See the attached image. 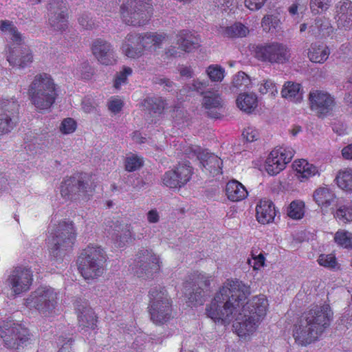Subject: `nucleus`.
I'll use <instances>...</instances> for the list:
<instances>
[{
	"mask_svg": "<svg viewBox=\"0 0 352 352\" xmlns=\"http://www.w3.org/2000/svg\"><path fill=\"white\" fill-rule=\"evenodd\" d=\"M250 286L239 279H228L220 287L206 311L208 317L214 322L229 324L241 309H245L247 313L254 315L261 320L266 315L268 302L264 295L255 296L245 303L250 295Z\"/></svg>",
	"mask_w": 352,
	"mask_h": 352,
	"instance_id": "nucleus-1",
	"label": "nucleus"
},
{
	"mask_svg": "<svg viewBox=\"0 0 352 352\" xmlns=\"http://www.w3.org/2000/svg\"><path fill=\"white\" fill-rule=\"evenodd\" d=\"M333 312L329 305H316L301 317L294 330V337L300 345L316 341L330 325Z\"/></svg>",
	"mask_w": 352,
	"mask_h": 352,
	"instance_id": "nucleus-2",
	"label": "nucleus"
},
{
	"mask_svg": "<svg viewBox=\"0 0 352 352\" xmlns=\"http://www.w3.org/2000/svg\"><path fill=\"white\" fill-rule=\"evenodd\" d=\"M28 94L36 109L47 110L56 100V85L49 74H37L29 86Z\"/></svg>",
	"mask_w": 352,
	"mask_h": 352,
	"instance_id": "nucleus-3",
	"label": "nucleus"
},
{
	"mask_svg": "<svg viewBox=\"0 0 352 352\" xmlns=\"http://www.w3.org/2000/svg\"><path fill=\"white\" fill-rule=\"evenodd\" d=\"M76 232L69 221H61L50 228L47 239L50 255L59 257L62 253L74 244Z\"/></svg>",
	"mask_w": 352,
	"mask_h": 352,
	"instance_id": "nucleus-4",
	"label": "nucleus"
},
{
	"mask_svg": "<svg viewBox=\"0 0 352 352\" xmlns=\"http://www.w3.org/2000/svg\"><path fill=\"white\" fill-rule=\"evenodd\" d=\"M148 311L151 320L156 324H163L172 318V300L167 291L160 286L151 288L148 293Z\"/></svg>",
	"mask_w": 352,
	"mask_h": 352,
	"instance_id": "nucleus-5",
	"label": "nucleus"
},
{
	"mask_svg": "<svg viewBox=\"0 0 352 352\" xmlns=\"http://www.w3.org/2000/svg\"><path fill=\"white\" fill-rule=\"evenodd\" d=\"M250 50L256 59L266 63L284 64L291 57L288 46L277 41L253 45Z\"/></svg>",
	"mask_w": 352,
	"mask_h": 352,
	"instance_id": "nucleus-6",
	"label": "nucleus"
},
{
	"mask_svg": "<svg viewBox=\"0 0 352 352\" xmlns=\"http://www.w3.org/2000/svg\"><path fill=\"white\" fill-rule=\"evenodd\" d=\"M33 281V272L30 268L17 266L8 275L3 283V292L9 298L16 297L28 292Z\"/></svg>",
	"mask_w": 352,
	"mask_h": 352,
	"instance_id": "nucleus-7",
	"label": "nucleus"
},
{
	"mask_svg": "<svg viewBox=\"0 0 352 352\" xmlns=\"http://www.w3.org/2000/svg\"><path fill=\"white\" fill-rule=\"evenodd\" d=\"M57 294L50 287H40L25 299L27 307H34L45 316H49L55 309Z\"/></svg>",
	"mask_w": 352,
	"mask_h": 352,
	"instance_id": "nucleus-8",
	"label": "nucleus"
},
{
	"mask_svg": "<svg viewBox=\"0 0 352 352\" xmlns=\"http://www.w3.org/2000/svg\"><path fill=\"white\" fill-rule=\"evenodd\" d=\"M0 336L7 347L18 349L28 340V331L12 320L3 321L0 324Z\"/></svg>",
	"mask_w": 352,
	"mask_h": 352,
	"instance_id": "nucleus-9",
	"label": "nucleus"
},
{
	"mask_svg": "<svg viewBox=\"0 0 352 352\" xmlns=\"http://www.w3.org/2000/svg\"><path fill=\"white\" fill-rule=\"evenodd\" d=\"M86 181L85 173H76L64 178L59 187L61 197L65 201L78 199L86 193Z\"/></svg>",
	"mask_w": 352,
	"mask_h": 352,
	"instance_id": "nucleus-10",
	"label": "nucleus"
},
{
	"mask_svg": "<svg viewBox=\"0 0 352 352\" xmlns=\"http://www.w3.org/2000/svg\"><path fill=\"white\" fill-rule=\"evenodd\" d=\"M135 262V272L139 277L151 278L160 270V258L152 250H140L136 254Z\"/></svg>",
	"mask_w": 352,
	"mask_h": 352,
	"instance_id": "nucleus-11",
	"label": "nucleus"
},
{
	"mask_svg": "<svg viewBox=\"0 0 352 352\" xmlns=\"http://www.w3.org/2000/svg\"><path fill=\"white\" fill-rule=\"evenodd\" d=\"M310 109L319 118L329 115L336 106L335 97L324 90L312 89L309 94Z\"/></svg>",
	"mask_w": 352,
	"mask_h": 352,
	"instance_id": "nucleus-12",
	"label": "nucleus"
},
{
	"mask_svg": "<svg viewBox=\"0 0 352 352\" xmlns=\"http://www.w3.org/2000/svg\"><path fill=\"white\" fill-rule=\"evenodd\" d=\"M19 104L14 98L0 99V135L10 133L18 122Z\"/></svg>",
	"mask_w": 352,
	"mask_h": 352,
	"instance_id": "nucleus-13",
	"label": "nucleus"
},
{
	"mask_svg": "<svg viewBox=\"0 0 352 352\" xmlns=\"http://www.w3.org/2000/svg\"><path fill=\"white\" fill-rule=\"evenodd\" d=\"M189 158L197 157L202 165L204 170L212 176L222 173L223 162L218 156L201 149L199 146L189 147L185 151Z\"/></svg>",
	"mask_w": 352,
	"mask_h": 352,
	"instance_id": "nucleus-14",
	"label": "nucleus"
},
{
	"mask_svg": "<svg viewBox=\"0 0 352 352\" xmlns=\"http://www.w3.org/2000/svg\"><path fill=\"white\" fill-rule=\"evenodd\" d=\"M211 277L201 272H195L193 276L194 283L191 289V283H186L184 285V293L188 296L189 301L195 305L203 302V298L210 290Z\"/></svg>",
	"mask_w": 352,
	"mask_h": 352,
	"instance_id": "nucleus-15",
	"label": "nucleus"
},
{
	"mask_svg": "<svg viewBox=\"0 0 352 352\" xmlns=\"http://www.w3.org/2000/svg\"><path fill=\"white\" fill-rule=\"evenodd\" d=\"M192 175V168L190 163L179 164L174 169L166 171L162 180L170 188H180L188 182Z\"/></svg>",
	"mask_w": 352,
	"mask_h": 352,
	"instance_id": "nucleus-16",
	"label": "nucleus"
},
{
	"mask_svg": "<svg viewBox=\"0 0 352 352\" xmlns=\"http://www.w3.org/2000/svg\"><path fill=\"white\" fill-rule=\"evenodd\" d=\"M294 151L292 148L274 149L265 161V170L270 175L279 173L285 168L294 157Z\"/></svg>",
	"mask_w": 352,
	"mask_h": 352,
	"instance_id": "nucleus-17",
	"label": "nucleus"
},
{
	"mask_svg": "<svg viewBox=\"0 0 352 352\" xmlns=\"http://www.w3.org/2000/svg\"><path fill=\"white\" fill-rule=\"evenodd\" d=\"M49 25L53 31H63L67 28V12L63 0H52L49 3Z\"/></svg>",
	"mask_w": 352,
	"mask_h": 352,
	"instance_id": "nucleus-18",
	"label": "nucleus"
},
{
	"mask_svg": "<svg viewBox=\"0 0 352 352\" xmlns=\"http://www.w3.org/2000/svg\"><path fill=\"white\" fill-rule=\"evenodd\" d=\"M91 52L97 60L104 65H111L116 63L117 57L112 45L107 41L98 38L93 41Z\"/></svg>",
	"mask_w": 352,
	"mask_h": 352,
	"instance_id": "nucleus-19",
	"label": "nucleus"
},
{
	"mask_svg": "<svg viewBox=\"0 0 352 352\" xmlns=\"http://www.w3.org/2000/svg\"><path fill=\"white\" fill-rule=\"evenodd\" d=\"M242 313L239 311L236 315L235 322L233 327L240 337L246 336L253 333L258 327L260 320L254 315L247 313L245 309H241Z\"/></svg>",
	"mask_w": 352,
	"mask_h": 352,
	"instance_id": "nucleus-20",
	"label": "nucleus"
},
{
	"mask_svg": "<svg viewBox=\"0 0 352 352\" xmlns=\"http://www.w3.org/2000/svg\"><path fill=\"white\" fill-rule=\"evenodd\" d=\"M107 259V254L102 248L89 246V279L98 278L103 274Z\"/></svg>",
	"mask_w": 352,
	"mask_h": 352,
	"instance_id": "nucleus-21",
	"label": "nucleus"
},
{
	"mask_svg": "<svg viewBox=\"0 0 352 352\" xmlns=\"http://www.w3.org/2000/svg\"><path fill=\"white\" fill-rule=\"evenodd\" d=\"M15 46L9 47L7 52V60L12 66L25 67L32 62V54L26 45L15 44Z\"/></svg>",
	"mask_w": 352,
	"mask_h": 352,
	"instance_id": "nucleus-22",
	"label": "nucleus"
},
{
	"mask_svg": "<svg viewBox=\"0 0 352 352\" xmlns=\"http://www.w3.org/2000/svg\"><path fill=\"white\" fill-rule=\"evenodd\" d=\"M121 49L123 54L130 58H138L143 55L144 48L141 34L131 32L122 41Z\"/></svg>",
	"mask_w": 352,
	"mask_h": 352,
	"instance_id": "nucleus-23",
	"label": "nucleus"
},
{
	"mask_svg": "<svg viewBox=\"0 0 352 352\" xmlns=\"http://www.w3.org/2000/svg\"><path fill=\"white\" fill-rule=\"evenodd\" d=\"M335 19L338 28H350L352 25V2L349 0L339 1L335 7Z\"/></svg>",
	"mask_w": 352,
	"mask_h": 352,
	"instance_id": "nucleus-24",
	"label": "nucleus"
},
{
	"mask_svg": "<svg viewBox=\"0 0 352 352\" xmlns=\"http://www.w3.org/2000/svg\"><path fill=\"white\" fill-rule=\"evenodd\" d=\"M223 100L217 91H208L203 97L202 105L207 110L208 116L212 118H219L221 116Z\"/></svg>",
	"mask_w": 352,
	"mask_h": 352,
	"instance_id": "nucleus-25",
	"label": "nucleus"
},
{
	"mask_svg": "<svg viewBox=\"0 0 352 352\" xmlns=\"http://www.w3.org/2000/svg\"><path fill=\"white\" fill-rule=\"evenodd\" d=\"M313 198L322 210L327 209L330 206L336 207L340 202L333 191L327 186L316 189L313 193Z\"/></svg>",
	"mask_w": 352,
	"mask_h": 352,
	"instance_id": "nucleus-26",
	"label": "nucleus"
},
{
	"mask_svg": "<svg viewBox=\"0 0 352 352\" xmlns=\"http://www.w3.org/2000/svg\"><path fill=\"white\" fill-rule=\"evenodd\" d=\"M177 38V45L185 52L190 53L200 47V38L187 30L180 31Z\"/></svg>",
	"mask_w": 352,
	"mask_h": 352,
	"instance_id": "nucleus-27",
	"label": "nucleus"
},
{
	"mask_svg": "<svg viewBox=\"0 0 352 352\" xmlns=\"http://www.w3.org/2000/svg\"><path fill=\"white\" fill-rule=\"evenodd\" d=\"M256 212L258 221L263 224L272 222L276 216L274 205L270 200H261L256 206Z\"/></svg>",
	"mask_w": 352,
	"mask_h": 352,
	"instance_id": "nucleus-28",
	"label": "nucleus"
},
{
	"mask_svg": "<svg viewBox=\"0 0 352 352\" xmlns=\"http://www.w3.org/2000/svg\"><path fill=\"white\" fill-rule=\"evenodd\" d=\"M333 31L330 21L325 16L316 17L309 28L308 33L316 38L329 36Z\"/></svg>",
	"mask_w": 352,
	"mask_h": 352,
	"instance_id": "nucleus-29",
	"label": "nucleus"
},
{
	"mask_svg": "<svg viewBox=\"0 0 352 352\" xmlns=\"http://www.w3.org/2000/svg\"><path fill=\"white\" fill-rule=\"evenodd\" d=\"M303 93L301 86L298 83L286 82L283 86L281 96L283 98L294 102H298L302 100Z\"/></svg>",
	"mask_w": 352,
	"mask_h": 352,
	"instance_id": "nucleus-30",
	"label": "nucleus"
},
{
	"mask_svg": "<svg viewBox=\"0 0 352 352\" xmlns=\"http://www.w3.org/2000/svg\"><path fill=\"white\" fill-rule=\"evenodd\" d=\"M226 195L232 201H239L244 199L248 195L245 188L238 181L229 182L226 188Z\"/></svg>",
	"mask_w": 352,
	"mask_h": 352,
	"instance_id": "nucleus-31",
	"label": "nucleus"
},
{
	"mask_svg": "<svg viewBox=\"0 0 352 352\" xmlns=\"http://www.w3.org/2000/svg\"><path fill=\"white\" fill-rule=\"evenodd\" d=\"M209 86L208 80H200L199 78H194L191 82L185 84L181 89L180 92L184 94L190 95L192 92H196L198 94L204 97L208 91Z\"/></svg>",
	"mask_w": 352,
	"mask_h": 352,
	"instance_id": "nucleus-32",
	"label": "nucleus"
},
{
	"mask_svg": "<svg viewBox=\"0 0 352 352\" xmlns=\"http://www.w3.org/2000/svg\"><path fill=\"white\" fill-rule=\"evenodd\" d=\"M236 104L242 111L251 113L257 107V97L254 94H241L236 99Z\"/></svg>",
	"mask_w": 352,
	"mask_h": 352,
	"instance_id": "nucleus-33",
	"label": "nucleus"
},
{
	"mask_svg": "<svg viewBox=\"0 0 352 352\" xmlns=\"http://www.w3.org/2000/svg\"><path fill=\"white\" fill-rule=\"evenodd\" d=\"M329 55V50L327 46L316 43L311 44L308 52L309 60L317 63H322L326 61Z\"/></svg>",
	"mask_w": 352,
	"mask_h": 352,
	"instance_id": "nucleus-34",
	"label": "nucleus"
},
{
	"mask_svg": "<svg viewBox=\"0 0 352 352\" xmlns=\"http://www.w3.org/2000/svg\"><path fill=\"white\" fill-rule=\"evenodd\" d=\"M142 106L149 113L161 114L166 104L162 97H148L143 100Z\"/></svg>",
	"mask_w": 352,
	"mask_h": 352,
	"instance_id": "nucleus-35",
	"label": "nucleus"
},
{
	"mask_svg": "<svg viewBox=\"0 0 352 352\" xmlns=\"http://www.w3.org/2000/svg\"><path fill=\"white\" fill-rule=\"evenodd\" d=\"M296 171L300 174V177L303 178H309L310 177L316 175L318 173V168L316 166L311 164H309L305 160H296L294 163Z\"/></svg>",
	"mask_w": 352,
	"mask_h": 352,
	"instance_id": "nucleus-36",
	"label": "nucleus"
},
{
	"mask_svg": "<svg viewBox=\"0 0 352 352\" xmlns=\"http://www.w3.org/2000/svg\"><path fill=\"white\" fill-rule=\"evenodd\" d=\"M339 188L346 192L352 191V169L340 170L336 177Z\"/></svg>",
	"mask_w": 352,
	"mask_h": 352,
	"instance_id": "nucleus-37",
	"label": "nucleus"
},
{
	"mask_svg": "<svg viewBox=\"0 0 352 352\" xmlns=\"http://www.w3.org/2000/svg\"><path fill=\"white\" fill-rule=\"evenodd\" d=\"M0 31L6 32L10 36V38L14 44H20L23 41V36L17 30L12 21L1 20L0 21Z\"/></svg>",
	"mask_w": 352,
	"mask_h": 352,
	"instance_id": "nucleus-38",
	"label": "nucleus"
},
{
	"mask_svg": "<svg viewBox=\"0 0 352 352\" xmlns=\"http://www.w3.org/2000/svg\"><path fill=\"white\" fill-rule=\"evenodd\" d=\"M249 33L248 28L241 23H236L231 26L226 27L223 30V34L229 38L246 36Z\"/></svg>",
	"mask_w": 352,
	"mask_h": 352,
	"instance_id": "nucleus-39",
	"label": "nucleus"
},
{
	"mask_svg": "<svg viewBox=\"0 0 352 352\" xmlns=\"http://www.w3.org/2000/svg\"><path fill=\"white\" fill-rule=\"evenodd\" d=\"M250 84V79L249 76L243 72H239L233 78L230 89L232 92H236L239 91H243Z\"/></svg>",
	"mask_w": 352,
	"mask_h": 352,
	"instance_id": "nucleus-40",
	"label": "nucleus"
},
{
	"mask_svg": "<svg viewBox=\"0 0 352 352\" xmlns=\"http://www.w3.org/2000/svg\"><path fill=\"white\" fill-rule=\"evenodd\" d=\"M206 73L211 82H221L225 76V69L219 65H210Z\"/></svg>",
	"mask_w": 352,
	"mask_h": 352,
	"instance_id": "nucleus-41",
	"label": "nucleus"
},
{
	"mask_svg": "<svg viewBox=\"0 0 352 352\" xmlns=\"http://www.w3.org/2000/svg\"><path fill=\"white\" fill-rule=\"evenodd\" d=\"M287 215L294 219H300L304 215V204L294 201L287 208Z\"/></svg>",
	"mask_w": 352,
	"mask_h": 352,
	"instance_id": "nucleus-42",
	"label": "nucleus"
},
{
	"mask_svg": "<svg viewBox=\"0 0 352 352\" xmlns=\"http://www.w3.org/2000/svg\"><path fill=\"white\" fill-rule=\"evenodd\" d=\"M335 241L340 245L349 249H352V234L349 232L338 231L334 237Z\"/></svg>",
	"mask_w": 352,
	"mask_h": 352,
	"instance_id": "nucleus-43",
	"label": "nucleus"
},
{
	"mask_svg": "<svg viewBox=\"0 0 352 352\" xmlns=\"http://www.w3.org/2000/svg\"><path fill=\"white\" fill-rule=\"evenodd\" d=\"M143 166L142 159L136 155L131 154L125 158L124 167L128 172L138 170Z\"/></svg>",
	"mask_w": 352,
	"mask_h": 352,
	"instance_id": "nucleus-44",
	"label": "nucleus"
},
{
	"mask_svg": "<svg viewBox=\"0 0 352 352\" xmlns=\"http://www.w3.org/2000/svg\"><path fill=\"white\" fill-rule=\"evenodd\" d=\"M152 81L153 84L162 87L164 91L168 92L174 91L176 86L173 80L164 76H155L153 78Z\"/></svg>",
	"mask_w": 352,
	"mask_h": 352,
	"instance_id": "nucleus-45",
	"label": "nucleus"
},
{
	"mask_svg": "<svg viewBox=\"0 0 352 352\" xmlns=\"http://www.w3.org/2000/svg\"><path fill=\"white\" fill-rule=\"evenodd\" d=\"M133 239L132 228L131 225L126 224L122 230V233L116 236V241L120 247H123L126 243L130 242Z\"/></svg>",
	"mask_w": 352,
	"mask_h": 352,
	"instance_id": "nucleus-46",
	"label": "nucleus"
},
{
	"mask_svg": "<svg viewBox=\"0 0 352 352\" xmlns=\"http://www.w3.org/2000/svg\"><path fill=\"white\" fill-rule=\"evenodd\" d=\"M331 0H310V9L314 14L325 12L330 6Z\"/></svg>",
	"mask_w": 352,
	"mask_h": 352,
	"instance_id": "nucleus-47",
	"label": "nucleus"
},
{
	"mask_svg": "<svg viewBox=\"0 0 352 352\" xmlns=\"http://www.w3.org/2000/svg\"><path fill=\"white\" fill-rule=\"evenodd\" d=\"M279 24L280 20L274 15L265 16L261 21V26L266 32H269L273 29H276Z\"/></svg>",
	"mask_w": 352,
	"mask_h": 352,
	"instance_id": "nucleus-48",
	"label": "nucleus"
},
{
	"mask_svg": "<svg viewBox=\"0 0 352 352\" xmlns=\"http://www.w3.org/2000/svg\"><path fill=\"white\" fill-rule=\"evenodd\" d=\"M132 74V69L129 67H124L123 69L117 73L114 80L113 86L116 89H119L122 84H126L127 77Z\"/></svg>",
	"mask_w": 352,
	"mask_h": 352,
	"instance_id": "nucleus-49",
	"label": "nucleus"
},
{
	"mask_svg": "<svg viewBox=\"0 0 352 352\" xmlns=\"http://www.w3.org/2000/svg\"><path fill=\"white\" fill-rule=\"evenodd\" d=\"M77 127L76 121L71 118H65L59 126L60 131L64 135H68L74 133Z\"/></svg>",
	"mask_w": 352,
	"mask_h": 352,
	"instance_id": "nucleus-50",
	"label": "nucleus"
},
{
	"mask_svg": "<svg viewBox=\"0 0 352 352\" xmlns=\"http://www.w3.org/2000/svg\"><path fill=\"white\" fill-rule=\"evenodd\" d=\"M78 270L85 279L88 278V254L82 252L77 260Z\"/></svg>",
	"mask_w": 352,
	"mask_h": 352,
	"instance_id": "nucleus-51",
	"label": "nucleus"
},
{
	"mask_svg": "<svg viewBox=\"0 0 352 352\" xmlns=\"http://www.w3.org/2000/svg\"><path fill=\"white\" fill-rule=\"evenodd\" d=\"M318 263L326 267L333 268L336 265V259L332 254H321L318 260Z\"/></svg>",
	"mask_w": 352,
	"mask_h": 352,
	"instance_id": "nucleus-52",
	"label": "nucleus"
},
{
	"mask_svg": "<svg viewBox=\"0 0 352 352\" xmlns=\"http://www.w3.org/2000/svg\"><path fill=\"white\" fill-rule=\"evenodd\" d=\"M337 210L334 213V217L340 219V220L350 221L348 218L349 217V208L345 207L344 206L340 204L339 203L338 206H336Z\"/></svg>",
	"mask_w": 352,
	"mask_h": 352,
	"instance_id": "nucleus-53",
	"label": "nucleus"
},
{
	"mask_svg": "<svg viewBox=\"0 0 352 352\" xmlns=\"http://www.w3.org/2000/svg\"><path fill=\"white\" fill-rule=\"evenodd\" d=\"M109 110L113 113H117L120 112L123 107V102L118 98H112L108 102Z\"/></svg>",
	"mask_w": 352,
	"mask_h": 352,
	"instance_id": "nucleus-54",
	"label": "nucleus"
},
{
	"mask_svg": "<svg viewBox=\"0 0 352 352\" xmlns=\"http://www.w3.org/2000/svg\"><path fill=\"white\" fill-rule=\"evenodd\" d=\"M78 320L81 329H85V331H86L87 324L88 322L87 310L86 307H83L82 311H80V308H78Z\"/></svg>",
	"mask_w": 352,
	"mask_h": 352,
	"instance_id": "nucleus-55",
	"label": "nucleus"
},
{
	"mask_svg": "<svg viewBox=\"0 0 352 352\" xmlns=\"http://www.w3.org/2000/svg\"><path fill=\"white\" fill-rule=\"evenodd\" d=\"M259 91L262 94H265L267 93H270L271 94H274V92H277L275 84L270 80H267L263 85L259 88Z\"/></svg>",
	"mask_w": 352,
	"mask_h": 352,
	"instance_id": "nucleus-56",
	"label": "nucleus"
},
{
	"mask_svg": "<svg viewBox=\"0 0 352 352\" xmlns=\"http://www.w3.org/2000/svg\"><path fill=\"white\" fill-rule=\"evenodd\" d=\"M243 135L248 142H252L258 138L259 134L256 129L248 127L243 131Z\"/></svg>",
	"mask_w": 352,
	"mask_h": 352,
	"instance_id": "nucleus-57",
	"label": "nucleus"
},
{
	"mask_svg": "<svg viewBox=\"0 0 352 352\" xmlns=\"http://www.w3.org/2000/svg\"><path fill=\"white\" fill-rule=\"evenodd\" d=\"M177 71L182 77L191 78L194 76L193 69L190 66H186L184 65H179L177 67Z\"/></svg>",
	"mask_w": 352,
	"mask_h": 352,
	"instance_id": "nucleus-58",
	"label": "nucleus"
},
{
	"mask_svg": "<svg viewBox=\"0 0 352 352\" xmlns=\"http://www.w3.org/2000/svg\"><path fill=\"white\" fill-rule=\"evenodd\" d=\"M265 1L266 0H245V4L250 10H257L263 6Z\"/></svg>",
	"mask_w": 352,
	"mask_h": 352,
	"instance_id": "nucleus-59",
	"label": "nucleus"
},
{
	"mask_svg": "<svg viewBox=\"0 0 352 352\" xmlns=\"http://www.w3.org/2000/svg\"><path fill=\"white\" fill-rule=\"evenodd\" d=\"M151 38H153V33H145L143 35H141V42L143 46L144 50H147L151 48L153 44V41Z\"/></svg>",
	"mask_w": 352,
	"mask_h": 352,
	"instance_id": "nucleus-60",
	"label": "nucleus"
},
{
	"mask_svg": "<svg viewBox=\"0 0 352 352\" xmlns=\"http://www.w3.org/2000/svg\"><path fill=\"white\" fill-rule=\"evenodd\" d=\"M253 258L254 260V269L258 270L261 267H263L265 264V257L262 254H259L258 255L256 256L254 254H252Z\"/></svg>",
	"mask_w": 352,
	"mask_h": 352,
	"instance_id": "nucleus-61",
	"label": "nucleus"
},
{
	"mask_svg": "<svg viewBox=\"0 0 352 352\" xmlns=\"http://www.w3.org/2000/svg\"><path fill=\"white\" fill-rule=\"evenodd\" d=\"M165 54L167 57L177 58L181 56V52L178 51V48L172 45L166 50Z\"/></svg>",
	"mask_w": 352,
	"mask_h": 352,
	"instance_id": "nucleus-62",
	"label": "nucleus"
},
{
	"mask_svg": "<svg viewBox=\"0 0 352 352\" xmlns=\"http://www.w3.org/2000/svg\"><path fill=\"white\" fill-rule=\"evenodd\" d=\"M165 38V34L153 33V38H151L153 41V45L155 48L159 47Z\"/></svg>",
	"mask_w": 352,
	"mask_h": 352,
	"instance_id": "nucleus-63",
	"label": "nucleus"
},
{
	"mask_svg": "<svg viewBox=\"0 0 352 352\" xmlns=\"http://www.w3.org/2000/svg\"><path fill=\"white\" fill-rule=\"evenodd\" d=\"M147 219L149 223H157L160 220V216L157 210L154 209L148 211L147 213Z\"/></svg>",
	"mask_w": 352,
	"mask_h": 352,
	"instance_id": "nucleus-64",
	"label": "nucleus"
}]
</instances>
